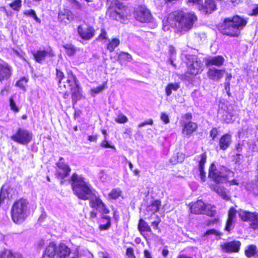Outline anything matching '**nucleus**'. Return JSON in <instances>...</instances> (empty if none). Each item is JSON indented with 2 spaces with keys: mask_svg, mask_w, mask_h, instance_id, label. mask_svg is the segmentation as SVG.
I'll return each instance as SVG.
<instances>
[{
  "mask_svg": "<svg viewBox=\"0 0 258 258\" xmlns=\"http://www.w3.org/2000/svg\"><path fill=\"white\" fill-rule=\"evenodd\" d=\"M196 20V16L192 13L175 12L169 14L167 19L163 21V28L164 31L168 30V25L172 26L174 24L181 31H188L192 27Z\"/></svg>",
  "mask_w": 258,
  "mask_h": 258,
  "instance_id": "1",
  "label": "nucleus"
},
{
  "mask_svg": "<svg viewBox=\"0 0 258 258\" xmlns=\"http://www.w3.org/2000/svg\"><path fill=\"white\" fill-rule=\"evenodd\" d=\"M71 180L74 192L79 199L86 200L95 196L94 190L85 178L74 173Z\"/></svg>",
  "mask_w": 258,
  "mask_h": 258,
  "instance_id": "2",
  "label": "nucleus"
},
{
  "mask_svg": "<svg viewBox=\"0 0 258 258\" xmlns=\"http://www.w3.org/2000/svg\"><path fill=\"white\" fill-rule=\"evenodd\" d=\"M29 203L25 199L16 201L11 208V216L12 221L16 224L23 223L29 215Z\"/></svg>",
  "mask_w": 258,
  "mask_h": 258,
  "instance_id": "3",
  "label": "nucleus"
},
{
  "mask_svg": "<svg viewBox=\"0 0 258 258\" xmlns=\"http://www.w3.org/2000/svg\"><path fill=\"white\" fill-rule=\"evenodd\" d=\"M246 23L245 20L238 16H235L232 19L226 18L222 26V33L231 36H237Z\"/></svg>",
  "mask_w": 258,
  "mask_h": 258,
  "instance_id": "4",
  "label": "nucleus"
},
{
  "mask_svg": "<svg viewBox=\"0 0 258 258\" xmlns=\"http://www.w3.org/2000/svg\"><path fill=\"white\" fill-rule=\"evenodd\" d=\"M71 252V249L63 243L56 245L50 242L46 247L42 258H67Z\"/></svg>",
  "mask_w": 258,
  "mask_h": 258,
  "instance_id": "5",
  "label": "nucleus"
},
{
  "mask_svg": "<svg viewBox=\"0 0 258 258\" xmlns=\"http://www.w3.org/2000/svg\"><path fill=\"white\" fill-rule=\"evenodd\" d=\"M209 176L217 183L225 182L234 176V173L224 166L217 168L214 163L209 169Z\"/></svg>",
  "mask_w": 258,
  "mask_h": 258,
  "instance_id": "6",
  "label": "nucleus"
},
{
  "mask_svg": "<svg viewBox=\"0 0 258 258\" xmlns=\"http://www.w3.org/2000/svg\"><path fill=\"white\" fill-rule=\"evenodd\" d=\"M107 13L113 19L125 23L128 16L127 9L117 1H113L109 6Z\"/></svg>",
  "mask_w": 258,
  "mask_h": 258,
  "instance_id": "7",
  "label": "nucleus"
},
{
  "mask_svg": "<svg viewBox=\"0 0 258 258\" xmlns=\"http://www.w3.org/2000/svg\"><path fill=\"white\" fill-rule=\"evenodd\" d=\"M67 83V89L72 92L73 102L76 103L78 100L82 98V94L81 89L79 85V82L72 72L68 73Z\"/></svg>",
  "mask_w": 258,
  "mask_h": 258,
  "instance_id": "8",
  "label": "nucleus"
},
{
  "mask_svg": "<svg viewBox=\"0 0 258 258\" xmlns=\"http://www.w3.org/2000/svg\"><path fill=\"white\" fill-rule=\"evenodd\" d=\"M32 134L28 130L19 128L17 131L11 137L12 140L18 144L26 145L32 140Z\"/></svg>",
  "mask_w": 258,
  "mask_h": 258,
  "instance_id": "9",
  "label": "nucleus"
},
{
  "mask_svg": "<svg viewBox=\"0 0 258 258\" xmlns=\"http://www.w3.org/2000/svg\"><path fill=\"white\" fill-rule=\"evenodd\" d=\"M187 72L192 75L201 73L203 70V64L196 55H189L187 57Z\"/></svg>",
  "mask_w": 258,
  "mask_h": 258,
  "instance_id": "10",
  "label": "nucleus"
},
{
  "mask_svg": "<svg viewBox=\"0 0 258 258\" xmlns=\"http://www.w3.org/2000/svg\"><path fill=\"white\" fill-rule=\"evenodd\" d=\"M239 217L243 221L251 222L250 227L258 232V215L256 213H250L243 210L238 212Z\"/></svg>",
  "mask_w": 258,
  "mask_h": 258,
  "instance_id": "11",
  "label": "nucleus"
},
{
  "mask_svg": "<svg viewBox=\"0 0 258 258\" xmlns=\"http://www.w3.org/2000/svg\"><path fill=\"white\" fill-rule=\"evenodd\" d=\"M77 30L80 37L85 40H90L95 35L94 29L87 24H82L79 26Z\"/></svg>",
  "mask_w": 258,
  "mask_h": 258,
  "instance_id": "12",
  "label": "nucleus"
},
{
  "mask_svg": "<svg viewBox=\"0 0 258 258\" xmlns=\"http://www.w3.org/2000/svg\"><path fill=\"white\" fill-rule=\"evenodd\" d=\"M62 158H60L57 163L56 176L58 178L63 179L68 177L71 172L69 166L63 162Z\"/></svg>",
  "mask_w": 258,
  "mask_h": 258,
  "instance_id": "13",
  "label": "nucleus"
},
{
  "mask_svg": "<svg viewBox=\"0 0 258 258\" xmlns=\"http://www.w3.org/2000/svg\"><path fill=\"white\" fill-rule=\"evenodd\" d=\"M134 15L136 20L142 23L148 22L151 19L149 11L144 7H140L137 8Z\"/></svg>",
  "mask_w": 258,
  "mask_h": 258,
  "instance_id": "14",
  "label": "nucleus"
},
{
  "mask_svg": "<svg viewBox=\"0 0 258 258\" xmlns=\"http://www.w3.org/2000/svg\"><path fill=\"white\" fill-rule=\"evenodd\" d=\"M90 206L102 214H108L109 212V210L106 207L105 204L103 203L99 197L94 196L90 198Z\"/></svg>",
  "mask_w": 258,
  "mask_h": 258,
  "instance_id": "15",
  "label": "nucleus"
},
{
  "mask_svg": "<svg viewBox=\"0 0 258 258\" xmlns=\"http://www.w3.org/2000/svg\"><path fill=\"white\" fill-rule=\"evenodd\" d=\"M17 194V192L13 188L4 185L1 188L0 192V206L5 202V200H10L14 198Z\"/></svg>",
  "mask_w": 258,
  "mask_h": 258,
  "instance_id": "16",
  "label": "nucleus"
},
{
  "mask_svg": "<svg viewBox=\"0 0 258 258\" xmlns=\"http://www.w3.org/2000/svg\"><path fill=\"white\" fill-rule=\"evenodd\" d=\"M241 243L239 241L226 242L221 245L222 250L224 252H236L239 251Z\"/></svg>",
  "mask_w": 258,
  "mask_h": 258,
  "instance_id": "17",
  "label": "nucleus"
},
{
  "mask_svg": "<svg viewBox=\"0 0 258 258\" xmlns=\"http://www.w3.org/2000/svg\"><path fill=\"white\" fill-rule=\"evenodd\" d=\"M74 18L73 13L67 9L60 10L58 15V19L59 22L66 25L71 23Z\"/></svg>",
  "mask_w": 258,
  "mask_h": 258,
  "instance_id": "18",
  "label": "nucleus"
},
{
  "mask_svg": "<svg viewBox=\"0 0 258 258\" xmlns=\"http://www.w3.org/2000/svg\"><path fill=\"white\" fill-rule=\"evenodd\" d=\"M236 210L233 207L228 212V219L225 226V230L230 232L234 227V224L236 218Z\"/></svg>",
  "mask_w": 258,
  "mask_h": 258,
  "instance_id": "19",
  "label": "nucleus"
},
{
  "mask_svg": "<svg viewBox=\"0 0 258 258\" xmlns=\"http://www.w3.org/2000/svg\"><path fill=\"white\" fill-rule=\"evenodd\" d=\"M234 5L238 4L242 0H229ZM201 7L206 13H211L215 10L216 5L213 0H206L205 5H201Z\"/></svg>",
  "mask_w": 258,
  "mask_h": 258,
  "instance_id": "20",
  "label": "nucleus"
},
{
  "mask_svg": "<svg viewBox=\"0 0 258 258\" xmlns=\"http://www.w3.org/2000/svg\"><path fill=\"white\" fill-rule=\"evenodd\" d=\"M12 75L11 67L6 63L0 64V81L8 79Z\"/></svg>",
  "mask_w": 258,
  "mask_h": 258,
  "instance_id": "21",
  "label": "nucleus"
},
{
  "mask_svg": "<svg viewBox=\"0 0 258 258\" xmlns=\"http://www.w3.org/2000/svg\"><path fill=\"white\" fill-rule=\"evenodd\" d=\"M224 73V70L213 68L209 70L208 72V76L211 80L214 81H218L223 77Z\"/></svg>",
  "mask_w": 258,
  "mask_h": 258,
  "instance_id": "22",
  "label": "nucleus"
},
{
  "mask_svg": "<svg viewBox=\"0 0 258 258\" xmlns=\"http://www.w3.org/2000/svg\"><path fill=\"white\" fill-rule=\"evenodd\" d=\"M207 156L204 153L200 155V160L199 163V167L198 171L199 172L200 178L201 180L204 182L206 179V173L204 170V167L205 164L206 162Z\"/></svg>",
  "mask_w": 258,
  "mask_h": 258,
  "instance_id": "23",
  "label": "nucleus"
},
{
  "mask_svg": "<svg viewBox=\"0 0 258 258\" xmlns=\"http://www.w3.org/2000/svg\"><path fill=\"white\" fill-rule=\"evenodd\" d=\"M232 142L231 136L228 134L223 135L219 140V147L220 149L226 150L230 145Z\"/></svg>",
  "mask_w": 258,
  "mask_h": 258,
  "instance_id": "24",
  "label": "nucleus"
},
{
  "mask_svg": "<svg viewBox=\"0 0 258 258\" xmlns=\"http://www.w3.org/2000/svg\"><path fill=\"white\" fill-rule=\"evenodd\" d=\"M224 62V58L220 55L211 57L206 59L207 66L214 65L217 67L221 66Z\"/></svg>",
  "mask_w": 258,
  "mask_h": 258,
  "instance_id": "25",
  "label": "nucleus"
},
{
  "mask_svg": "<svg viewBox=\"0 0 258 258\" xmlns=\"http://www.w3.org/2000/svg\"><path fill=\"white\" fill-rule=\"evenodd\" d=\"M197 128V125L196 123L192 122H188L186 123L183 125L182 128V134L184 135L189 137Z\"/></svg>",
  "mask_w": 258,
  "mask_h": 258,
  "instance_id": "26",
  "label": "nucleus"
},
{
  "mask_svg": "<svg viewBox=\"0 0 258 258\" xmlns=\"http://www.w3.org/2000/svg\"><path fill=\"white\" fill-rule=\"evenodd\" d=\"M204 206V202L201 200H199L190 206V210L191 213L196 214H203Z\"/></svg>",
  "mask_w": 258,
  "mask_h": 258,
  "instance_id": "27",
  "label": "nucleus"
},
{
  "mask_svg": "<svg viewBox=\"0 0 258 258\" xmlns=\"http://www.w3.org/2000/svg\"><path fill=\"white\" fill-rule=\"evenodd\" d=\"M161 206V202L158 200L153 201L151 204L148 205L146 208V211L148 215H151L157 212Z\"/></svg>",
  "mask_w": 258,
  "mask_h": 258,
  "instance_id": "28",
  "label": "nucleus"
},
{
  "mask_svg": "<svg viewBox=\"0 0 258 258\" xmlns=\"http://www.w3.org/2000/svg\"><path fill=\"white\" fill-rule=\"evenodd\" d=\"M211 188L215 191L219 196H220L223 199L228 200L230 199V196L228 192L226 189L219 185H216L212 186Z\"/></svg>",
  "mask_w": 258,
  "mask_h": 258,
  "instance_id": "29",
  "label": "nucleus"
},
{
  "mask_svg": "<svg viewBox=\"0 0 258 258\" xmlns=\"http://www.w3.org/2000/svg\"><path fill=\"white\" fill-rule=\"evenodd\" d=\"M49 53L46 50H37L33 53L35 60L41 63Z\"/></svg>",
  "mask_w": 258,
  "mask_h": 258,
  "instance_id": "30",
  "label": "nucleus"
},
{
  "mask_svg": "<svg viewBox=\"0 0 258 258\" xmlns=\"http://www.w3.org/2000/svg\"><path fill=\"white\" fill-rule=\"evenodd\" d=\"M180 87L178 83H169L165 88V93L167 96H169L172 94V91H176Z\"/></svg>",
  "mask_w": 258,
  "mask_h": 258,
  "instance_id": "31",
  "label": "nucleus"
},
{
  "mask_svg": "<svg viewBox=\"0 0 258 258\" xmlns=\"http://www.w3.org/2000/svg\"><path fill=\"white\" fill-rule=\"evenodd\" d=\"M56 77L58 79V83H59V87L61 89H67V80L66 81H63V78H64V75L63 73L58 70H56Z\"/></svg>",
  "mask_w": 258,
  "mask_h": 258,
  "instance_id": "32",
  "label": "nucleus"
},
{
  "mask_svg": "<svg viewBox=\"0 0 258 258\" xmlns=\"http://www.w3.org/2000/svg\"><path fill=\"white\" fill-rule=\"evenodd\" d=\"M132 59V56L128 53L121 52L118 55V61L121 65L124 64Z\"/></svg>",
  "mask_w": 258,
  "mask_h": 258,
  "instance_id": "33",
  "label": "nucleus"
},
{
  "mask_svg": "<svg viewBox=\"0 0 258 258\" xmlns=\"http://www.w3.org/2000/svg\"><path fill=\"white\" fill-rule=\"evenodd\" d=\"M184 158V155L182 153L178 152L175 156H173L170 158V162L172 164H176L177 163L182 162Z\"/></svg>",
  "mask_w": 258,
  "mask_h": 258,
  "instance_id": "34",
  "label": "nucleus"
},
{
  "mask_svg": "<svg viewBox=\"0 0 258 258\" xmlns=\"http://www.w3.org/2000/svg\"><path fill=\"white\" fill-rule=\"evenodd\" d=\"M120 43V40L117 38H113L110 40L107 45V49L110 51L112 52L115 48L117 47Z\"/></svg>",
  "mask_w": 258,
  "mask_h": 258,
  "instance_id": "35",
  "label": "nucleus"
},
{
  "mask_svg": "<svg viewBox=\"0 0 258 258\" xmlns=\"http://www.w3.org/2000/svg\"><path fill=\"white\" fill-rule=\"evenodd\" d=\"M0 258H23L20 254H13L11 251L9 250H4L0 255Z\"/></svg>",
  "mask_w": 258,
  "mask_h": 258,
  "instance_id": "36",
  "label": "nucleus"
},
{
  "mask_svg": "<svg viewBox=\"0 0 258 258\" xmlns=\"http://www.w3.org/2000/svg\"><path fill=\"white\" fill-rule=\"evenodd\" d=\"M203 214L210 216H213L216 213V208L211 205H205L204 207Z\"/></svg>",
  "mask_w": 258,
  "mask_h": 258,
  "instance_id": "37",
  "label": "nucleus"
},
{
  "mask_svg": "<svg viewBox=\"0 0 258 258\" xmlns=\"http://www.w3.org/2000/svg\"><path fill=\"white\" fill-rule=\"evenodd\" d=\"M63 47L64 48L66 53L68 55L73 56L77 51V48L71 44H66L63 45Z\"/></svg>",
  "mask_w": 258,
  "mask_h": 258,
  "instance_id": "38",
  "label": "nucleus"
},
{
  "mask_svg": "<svg viewBox=\"0 0 258 258\" xmlns=\"http://www.w3.org/2000/svg\"><path fill=\"white\" fill-rule=\"evenodd\" d=\"M122 191L119 188H113L108 194V197L110 199L116 200L121 197Z\"/></svg>",
  "mask_w": 258,
  "mask_h": 258,
  "instance_id": "39",
  "label": "nucleus"
},
{
  "mask_svg": "<svg viewBox=\"0 0 258 258\" xmlns=\"http://www.w3.org/2000/svg\"><path fill=\"white\" fill-rule=\"evenodd\" d=\"M236 118L234 115H231L230 113L225 111L222 115V119L226 123L232 122Z\"/></svg>",
  "mask_w": 258,
  "mask_h": 258,
  "instance_id": "40",
  "label": "nucleus"
},
{
  "mask_svg": "<svg viewBox=\"0 0 258 258\" xmlns=\"http://www.w3.org/2000/svg\"><path fill=\"white\" fill-rule=\"evenodd\" d=\"M138 228L140 231H150L151 230L148 224L142 219L140 220L138 224Z\"/></svg>",
  "mask_w": 258,
  "mask_h": 258,
  "instance_id": "41",
  "label": "nucleus"
},
{
  "mask_svg": "<svg viewBox=\"0 0 258 258\" xmlns=\"http://www.w3.org/2000/svg\"><path fill=\"white\" fill-rule=\"evenodd\" d=\"M256 248V246L253 245L248 246L245 251L246 256L248 257H251L253 256L255 253Z\"/></svg>",
  "mask_w": 258,
  "mask_h": 258,
  "instance_id": "42",
  "label": "nucleus"
},
{
  "mask_svg": "<svg viewBox=\"0 0 258 258\" xmlns=\"http://www.w3.org/2000/svg\"><path fill=\"white\" fill-rule=\"evenodd\" d=\"M15 97L16 96L14 95L10 98V106L11 109L14 112H18L19 111L20 109L19 107L16 105V103L14 99Z\"/></svg>",
  "mask_w": 258,
  "mask_h": 258,
  "instance_id": "43",
  "label": "nucleus"
},
{
  "mask_svg": "<svg viewBox=\"0 0 258 258\" xmlns=\"http://www.w3.org/2000/svg\"><path fill=\"white\" fill-rule=\"evenodd\" d=\"M105 224H102L100 225V229L102 230L107 229L110 226V219L108 216H105L103 218Z\"/></svg>",
  "mask_w": 258,
  "mask_h": 258,
  "instance_id": "44",
  "label": "nucleus"
},
{
  "mask_svg": "<svg viewBox=\"0 0 258 258\" xmlns=\"http://www.w3.org/2000/svg\"><path fill=\"white\" fill-rule=\"evenodd\" d=\"M24 14L27 15V16H30V17H32L34 18V19L38 23H40V19H39L36 14H35V12L34 10H27V11H25L24 12Z\"/></svg>",
  "mask_w": 258,
  "mask_h": 258,
  "instance_id": "45",
  "label": "nucleus"
},
{
  "mask_svg": "<svg viewBox=\"0 0 258 258\" xmlns=\"http://www.w3.org/2000/svg\"><path fill=\"white\" fill-rule=\"evenodd\" d=\"M128 119L126 116L122 114H118L115 118V121L118 123H124L126 122Z\"/></svg>",
  "mask_w": 258,
  "mask_h": 258,
  "instance_id": "46",
  "label": "nucleus"
},
{
  "mask_svg": "<svg viewBox=\"0 0 258 258\" xmlns=\"http://www.w3.org/2000/svg\"><path fill=\"white\" fill-rule=\"evenodd\" d=\"M11 8L15 11H19L21 6V0H15L10 5Z\"/></svg>",
  "mask_w": 258,
  "mask_h": 258,
  "instance_id": "47",
  "label": "nucleus"
},
{
  "mask_svg": "<svg viewBox=\"0 0 258 258\" xmlns=\"http://www.w3.org/2000/svg\"><path fill=\"white\" fill-rule=\"evenodd\" d=\"M27 82L28 79L25 77H24L21 78L19 81H18L17 82L16 85L17 86L21 88V89H24Z\"/></svg>",
  "mask_w": 258,
  "mask_h": 258,
  "instance_id": "48",
  "label": "nucleus"
},
{
  "mask_svg": "<svg viewBox=\"0 0 258 258\" xmlns=\"http://www.w3.org/2000/svg\"><path fill=\"white\" fill-rule=\"evenodd\" d=\"M106 83L105 82L103 83V84H102V85L92 89L91 91L94 93H98L103 91L106 88Z\"/></svg>",
  "mask_w": 258,
  "mask_h": 258,
  "instance_id": "49",
  "label": "nucleus"
},
{
  "mask_svg": "<svg viewBox=\"0 0 258 258\" xmlns=\"http://www.w3.org/2000/svg\"><path fill=\"white\" fill-rule=\"evenodd\" d=\"M160 119L165 124H167L169 122L168 115L166 113L162 112L161 113Z\"/></svg>",
  "mask_w": 258,
  "mask_h": 258,
  "instance_id": "50",
  "label": "nucleus"
},
{
  "mask_svg": "<svg viewBox=\"0 0 258 258\" xmlns=\"http://www.w3.org/2000/svg\"><path fill=\"white\" fill-rule=\"evenodd\" d=\"M101 146L105 148H111L115 149V146L110 145L106 140V138H105V139L102 142L101 144Z\"/></svg>",
  "mask_w": 258,
  "mask_h": 258,
  "instance_id": "51",
  "label": "nucleus"
},
{
  "mask_svg": "<svg viewBox=\"0 0 258 258\" xmlns=\"http://www.w3.org/2000/svg\"><path fill=\"white\" fill-rule=\"evenodd\" d=\"M107 38V34L104 29L101 30V32L98 36V39L100 40H103L104 39H106Z\"/></svg>",
  "mask_w": 258,
  "mask_h": 258,
  "instance_id": "52",
  "label": "nucleus"
},
{
  "mask_svg": "<svg viewBox=\"0 0 258 258\" xmlns=\"http://www.w3.org/2000/svg\"><path fill=\"white\" fill-rule=\"evenodd\" d=\"M218 135V131L216 128H213L210 132V136L213 140H215Z\"/></svg>",
  "mask_w": 258,
  "mask_h": 258,
  "instance_id": "53",
  "label": "nucleus"
},
{
  "mask_svg": "<svg viewBox=\"0 0 258 258\" xmlns=\"http://www.w3.org/2000/svg\"><path fill=\"white\" fill-rule=\"evenodd\" d=\"M232 78V76L231 74H228L226 78V83H225V89L227 90L228 89H229V86H230V80Z\"/></svg>",
  "mask_w": 258,
  "mask_h": 258,
  "instance_id": "54",
  "label": "nucleus"
},
{
  "mask_svg": "<svg viewBox=\"0 0 258 258\" xmlns=\"http://www.w3.org/2000/svg\"><path fill=\"white\" fill-rule=\"evenodd\" d=\"M126 255L130 258H134V251L132 248H128L126 249Z\"/></svg>",
  "mask_w": 258,
  "mask_h": 258,
  "instance_id": "55",
  "label": "nucleus"
},
{
  "mask_svg": "<svg viewBox=\"0 0 258 258\" xmlns=\"http://www.w3.org/2000/svg\"><path fill=\"white\" fill-rule=\"evenodd\" d=\"M99 254L101 258H111L107 253L105 252H101Z\"/></svg>",
  "mask_w": 258,
  "mask_h": 258,
  "instance_id": "56",
  "label": "nucleus"
},
{
  "mask_svg": "<svg viewBox=\"0 0 258 258\" xmlns=\"http://www.w3.org/2000/svg\"><path fill=\"white\" fill-rule=\"evenodd\" d=\"M144 255L145 258H152L150 252L147 250H144Z\"/></svg>",
  "mask_w": 258,
  "mask_h": 258,
  "instance_id": "57",
  "label": "nucleus"
},
{
  "mask_svg": "<svg viewBox=\"0 0 258 258\" xmlns=\"http://www.w3.org/2000/svg\"><path fill=\"white\" fill-rule=\"evenodd\" d=\"M97 136H89L88 137V140L90 142H96L97 141Z\"/></svg>",
  "mask_w": 258,
  "mask_h": 258,
  "instance_id": "58",
  "label": "nucleus"
},
{
  "mask_svg": "<svg viewBox=\"0 0 258 258\" xmlns=\"http://www.w3.org/2000/svg\"><path fill=\"white\" fill-rule=\"evenodd\" d=\"M207 234H213L215 235H219V232L214 229H211V230L208 231Z\"/></svg>",
  "mask_w": 258,
  "mask_h": 258,
  "instance_id": "59",
  "label": "nucleus"
},
{
  "mask_svg": "<svg viewBox=\"0 0 258 258\" xmlns=\"http://www.w3.org/2000/svg\"><path fill=\"white\" fill-rule=\"evenodd\" d=\"M169 51L171 55H174L175 53V49L173 46H170L169 47Z\"/></svg>",
  "mask_w": 258,
  "mask_h": 258,
  "instance_id": "60",
  "label": "nucleus"
},
{
  "mask_svg": "<svg viewBox=\"0 0 258 258\" xmlns=\"http://www.w3.org/2000/svg\"><path fill=\"white\" fill-rule=\"evenodd\" d=\"M9 93V90L7 88H5L3 89H2L1 91V94L2 95H8Z\"/></svg>",
  "mask_w": 258,
  "mask_h": 258,
  "instance_id": "61",
  "label": "nucleus"
},
{
  "mask_svg": "<svg viewBox=\"0 0 258 258\" xmlns=\"http://www.w3.org/2000/svg\"><path fill=\"white\" fill-rule=\"evenodd\" d=\"M258 15V5H257L254 8L252 9V13L251 15Z\"/></svg>",
  "mask_w": 258,
  "mask_h": 258,
  "instance_id": "62",
  "label": "nucleus"
},
{
  "mask_svg": "<svg viewBox=\"0 0 258 258\" xmlns=\"http://www.w3.org/2000/svg\"><path fill=\"white\" fill-rule=\"evenodd\" d=\"M189 2L200 5L202 0H188Z\"/></svg>",
  "mask_w": 258,
  "mask_h": 258,
  "instance_id": "63",
  "label": "nucleus"
},
{
  "mask_svg": "<svg viewBox=\"0 0 258 258\" xmlns=\"http://www.w3.org/2000/svg\"><path fill=\"white\" fill-rule=\"evenodd\" d=\"M229 184L230 185H238V183L237 182L236 180H232L231 181H229Z\"/></svg>",
  "mask_w": 258,
  "mask_h": 258,
  "instance_id": "64",
  "label": "nucleus"
}]
</instances>
